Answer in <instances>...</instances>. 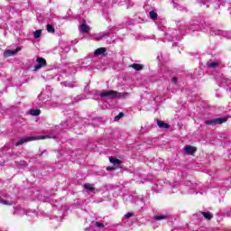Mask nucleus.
<instances>
[{"mask_svg":"<svg viewBox=\"0 0 231 231\" xmlns=\"http://www.w3.org/2000/svg\"><path fill=\"white\" fill-rule=\"evenodd\" d=\"M106 171H115V167H107Z\"/></svg>","mask_w":231,"mask_h":231,"instance_id":"28","label":"nucleus"},{"mask_svg":"<svg viewBox=\"0 0 231 231\" xmlns=\"http://www.w3.org/2000/svg\"><path fill=\"white\" fill-rule=\"evenodd\" d=\"M184 152H186V154H194L196 152V151H198V149L194 146L191 145H186L184 148Z\"/></svg>","mask_w":231,"mask_h":231,"instance_id":"6","label":"nucleus"},{"mask_svg":"<svg viewBox=\"0 0 231 231\" xmlns=\"http://www.w3.org/2000/svg\"><path fill=\"white\" fill-rule=\"evenodd\" d=\"M215 35H221V31L217 30V32H215Z\"/></svg>","mask_w":231,"mask_h":231,"instance_id":"29","label":"nucleus"},{"mask_svg":"<svg viewBox=\"0 0 231 231\" xmlns=\"http://www.w3.org/2000/svg\"><path fill=\"white\" fill-rule=\"evenodd\" d=\"M123 116H124V113H119V115L118 116H116V117H115V122H118V120H120V118H123Z\"/></svg>","mask_w":231,"mask_h":231,"instance_id":"20","label":"nucleus"},{"mask_svg":"<svg viewBox=\"0 0 231 231\" xmlns=\"http://www.w3.org/2000/svg\"><path fill=\"white\" fill-rule=\"evenodd\" d=\"M96 226H97V228H104L102 222H96Z\"/></svg>","mask_w":231,"mask_h":231,"instance_id":"23","label":"nucleus"},{"mask_svg":"<svg viewBox=\"0 0 231 231\" xmlns=\"http://www.w3.org/2000/svg\"><path fill=\"white\" fill-rule=\"evenodd\" d=\"M47 32L49 33H55V28L51 24H47Z\"/></svg>","mask_w":231,"mask_h":231,"instance_id":"16","label":"nucleus"},{"mask_svg":"<svg viewBox=\"0 0 231 231\" xmlns=\"http://www.w3.org/2000/svg\"><path fill=\"white\" fill-rule=\"evenodd\" d=\"M165 216H156L154 219H156L157 221H162V219H165Z\"/></svg>","mask_w":231,"mask_h":231,"instance_id":"22","label":"nucleus"},{"mask_svg":"<svg viewBox=\"0 0 231 231\" xmlns=\"http://www.w3.org/2000/svg\"><path fill=\"white\" fill-rule=\"evenodd\" d=\"M149 15L153 21H156V19H158V14H156V12L154 11H151L149 13Z\"/></svg>","mask_w":231,"mask_h":231,"instance_id":"14","label":"nucleus"},{"mask_svg":"<svg viewBox=\"0 0 231 231\" xmlns=\"http://www.w3.org/2000/svg\"><path fill=\"white\" fill-rule=\"evenodd\" d=\"M42 33V30H37L33 34L34 39H39V37H41Z\"/></svg>","mask_w":231,"mask_h":231,"instance_id":"18","label":"nucleus"},{"mask_svg":"<svg viewBox=\"0 0 231 231\" xmlns=\"http://www.w3.org/2000/svg\"><path fill=\"white\" fill-rule=\"evenodd\" d=\"M157 125L158 127L164 128V129H168L169 127V125L163 123V121H158Z\"/></svg>","mask_w":231,"mask_h":231,"instance_id":"12","label":"nucleus"},{"mask_svg":"<svg viewBox=\"0 0 231 231\" xmlns=\"http://www.w3.org/2000/svg\"><path fill=\"white\" fill-rule=\"evenodd\" d=\"M30 114L32 116H39V115H41V110H39V109H32V110H31Z\"/></svg>","mask_w":231,"mask_h":231,"instance_id":"15","label":"nucleus"},{"mask_svg":"<svg viewBox=\"0 0 231 231\" xmlns=\"http://www.w3.org/2000/svg\"><path fill=\"white\" fill-rule=\"evenodd\" d=\"M84 189L86 190H88V192H95V185L93 184H89V183L84 184Z\"/></svg>","mask_w":231,"mask_h":231,"instance_id":"9","label":"nucleus"},{"mask_svg":"<svg viewBox=\"0 0 231 231\" xmlns=\"http://www.w3.org/2000/svg\"><path fill=\"white\" fill-rule=\"evenodd\" d=\"M14 214H18V216H23V214H26V211L21 212L19 210H15Z\"/></svg>","mask_w":231,"mask_h":231,"instance_id":"24","label":"nucleus"},{"mask_svg":"<svg viewBox=\"0 0 231 231\" xmlns=\"http://www.w3.org/2000/svg\"><path fill=\"white\" fill-rule=\"evenodd\" d=\"M202 216H204L206 219H212V214L210 212H202Z\"/></svg>","mask_w":231,"mask_h":231,"instance_id":"17","label":"nucleus"},{"mask_svg":"<svg viewBox=\"0 0 231 231\" xmlns=\"http://www.w3.org/2000/svg\"><path fill=\"white\" fill-rule=\"evenodd\" d=\"M45 138H48V135H43V136H40V137H24V138L19 140L16 143V145H23V143L32 142V140H45Z\"/></svg>","mask_w":231,"mask_h":231,"instance_id":"3","label":"nucleus"},{"mask_svg":"<svg viewBox=\"0 0 231 231\" xmlns=\"http://www.w3.org/2000/svg\"><path fill=\"white\" fill-rule=\"evenodd\" d=\"M172 82H173L174 84H177V83H178V79L173 78V79H172Z\"/></svg>","mask_w":231,"mask_h":231,"instance_id":"27","label":"nucleus"},{"mask_svg":"<svg viewBox=\"0 0 231 231\" xmlns=\"http://www.w3.org/2000/svg\"><path fill=\"white\" fill-rule=\"evenodd\" d=\"M79 31L86 33V32H89V26H88V24H86V23H83L79 26Z\"/></svg>","mask_w":231,"mask_h":231,"instance_id":"11","label":"nucleus"},{"mask_svg":"<svg viewBox=\"0 0 231 231\" xmlns=\"http://www.w3.org/2000/svg\"><path fill=\"white\" fill-rule=\"evenodd\" d=\"M36 62L38 64L34 66V71H39V69L46 66V60L43 58H37Z\"/></svg>","mask_w":231,"mask_h":231,"instance_id":"4","label":"nucleus"},{"mask_svg":"<svg viewBox=\"0 0 231 231\" xmlns=\"http://www.w3.org/2000/svg\"><path fill=\"white\" fill-rule=\"evenodd\" d=\"M126 219H129V217H133V213H127L125 216Z\"/></svg>","mask_w":231,"mask_h":231,"instance_id":"26","label":"nucleus"},{"mask_svg":"<svg viewBox=\"0 0 231 231\" xmlns=\"http://www.w3.org/2000/svg\"><path fill=\"white\" fill-rule=\"evenodd\" d=\"M130 68H133V69H135V71H142V69H143V65L134 63L130 66Z\"/></svg>","mask_w":231,"mask_h":231,"instance_id":"8","label":"nucleus"},{"mask_svg":"<svg viewBox=\"0 0 231 231\" xmlns=\"http://www.w3.org/2000/svg\"><path fill=\"white\" fill-rule=\"evenodd\" d=\"M127 93L124 94H118V92L114 91V90H105L100 94L101 97H106V98H125L127 97Z\"/></svg>","mask_w":231,"mask_h":231,"instance_id":"1","label":"nucleus"},{"mask_svg":"<svg viewBox=\"0 0 231 231\" xmlns=\"http://www.w3.org/2000/svg\"><path fill=\"white\" fill-rule=\"evenodd\" d=\"M61 86H64L65 88H73V86L68 81L61 83Z\"/></svg>","mask_w":231,"mask_h":231,"instance_id":"21","label":"nucleus"},{"mask_svg":"<svg viewBox=\"0 0 231 231\" xmlns=\"http://www.w3.org/2000/svg\"><path fill=\"white\" fill-rule=\"evenodd\" d=\"M18 51H21V47L16 48L15 50L12 51V50H6L4 52V57H14V55H15V53H18Z\"/></svg>","mask_w":231,"mask_h":231,"instance_id":"5","label":"nucleus"},{"mask_svg":"<svg viewBox=\"0 0 231 231\" xmlns=\"http://www.w3.org/2000/svg\"><path fill=\"white\" fill-rule=\"evenodd\" d=\"M217 66H219V63H217V62H208V68H212V69H214V68H217Z\"/></svg>","mask_w":231,"mask_h":231,"instance_id":"19","label":"nucleus"},{"mask_svg":"<svg viewBox=\"0 0 231 231\" xmlns=\"http://www.w3.org/2000/svg\"><path fill=\"white\" fill-rule=\"evenodd\" d=\"M228 122V117H219L212 120L205 121L206 125H221V124H225Z\"/></svg>","mask_w":231,"mask_h":231,"instance_id":"2","label":"nucleus"},{"mask_svg":"<svg viewBox=\"0 0 231 231\" xmlns=\"http://www.w3.org/2000/svg\"><path fill=\"white\" fill-rule=\"evenodd\" d=\"M110 163H113V165H116V169H120V165L122 164V161L116 158L110 157L109 158Z\"/></svg>","mask_w":231,"mask_h":231,"instance_id":"7","label":"nucleus"},{"mask_svg":"<svg viewBox=\"0 0 231 231\" xmlns=\"http://www.w3.org/2000/svg\"><path fill=\"white\" fill-rule=\"evenodd\" d=\"M103 53H106V48L101 47L95 51L94 55L98 56L102 55Z\"/></svg>","mask_w":231,"mask_h":231,"instance_id":"10","label":"nucleus"},{"mask_svg":"<svg viewBox=\"0 0 231 231\" xmlns=\"http://www.w3.org/2000/svg\"><path fill=\"white\" fill-rule=\"evenodd\" d=\"M0 203H1L2 205H6V206H12V205H14V202H12V201H10V200H7V199H0Z\"/></svg>","mask_w":231,"mask_h":231,"instance_id":"13","label":"nucleus"},{"mask_svg":"<svg viewBox=\"0 0 231 231\" xmlns=\"http://www.w3.org/2000/svg\"><path fill=\"white\" fill-rule=\"evenodd\" d=\"M106 33H103V34H99L98 35V38H97V41H100V39H104V37H106Z\"/></svg>","mask_w":231,"mask_h":231,"instance_id":"25","label":"nucleus"}]
</instances>
